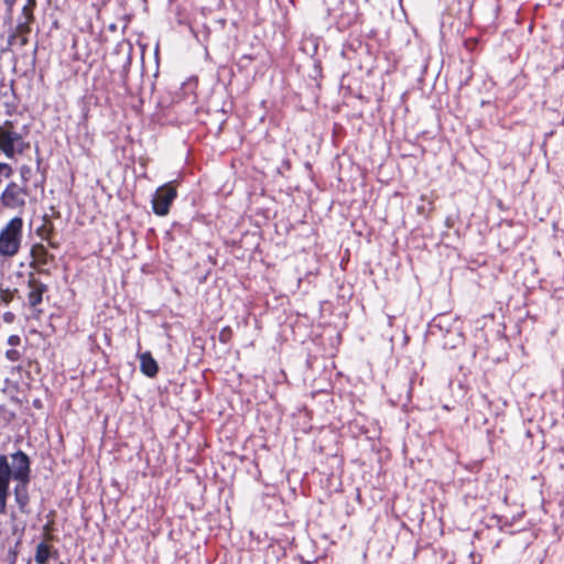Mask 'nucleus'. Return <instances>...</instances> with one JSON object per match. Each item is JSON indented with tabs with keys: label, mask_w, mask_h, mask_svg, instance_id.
Returning <instances> with one entry per match:
<instances>
[{
	"label": "nucleus",
	"mask_w": 564,
	"mask_h": 564,
	"mask_svg": "<svg viewBox=\"0 0 564 564\" xmlns=\"http://www.w3.org/2000/svg\"><path fill=\"white\" fill-rule=\"evenodd\" d=\"M23 238V219L20 216L11 218L0 230V256L12 258L20 251Z\"/></svg>",
	"instance_id": "nucleus-2"
},
{
	"label": "nucleus",
	"mask_w": 564,
	"mask_h": 564,
	"mask_svg": "<svg viewBox=\"0 0 564 564\" xmlns=\"http://www.w3.org/2000/svg\"><path fill=\"white\" fill-rule=\"evenodd\" d=\"M3 2L8 7V9L11 10L15 4L17 0H3Z\"/></svg>",
	"instance_id": "nucleus-17"
},
{
	"label": "nucleus",
	"mask_w": 564,
	"mask_h": 564,
	"mask_svg": "<svg viewBox=\"0 0 564 564\" xmlns=\"http://www.w3.org/2000/svg\"><path fill=\"white\" fill-rule=\"evenodd\" d=\"M50 554V546L46 543L42 542L36 546L34 560L37 564H47Z\"/></svg>",
	"instance_id": "nucleus-10"
},
{
	"label": "nucleus",
	"mask_w": 564,
	"mask_h": 564,
	"mask_svg": "<svg viewBox=\"0 0 564 564\" xmlns=\"http://www.w3.org/2000/svg\"><path fill=\"white\" fill-rule=\"evenodd\" d=\"M50 246L53 247V248L57 247V245L55 242H50Z\"/></svg>",
	"instance_id": "nucleus-19"
},
{
	"label": "nucleus",
	"mask_w": 564,
	"mask_h": 564,
	"mask_svg": "<svg viewBox=\"0 0 564 564\" xmlns=\"http://www.w3.org/2000/svg\"><path fill=\"white\" fill-rule=\"evenodd\" d=\"M139 359H140L141 372L150 378L155 377L159 371V366H158V362L152 357L151 352H149V351L142 352L139 356Z\"/></svg>",
	"instance_id": "nucleus-7"
},
{
	"label": "nucleus",
	"mask_w": 564,
	"mask_h": 564,
	"mask_svg": "<svg viewBox=\"0 0 564 564\" xmlns=\"http://www.w3.org/2000/svg\"><path fill=\"white\" fill-rule=\"evenodd\" d=\"M28 148L23 137L15 130L12 121L6 120L0 123V152L8 159L23 153Z\"/></svg>",
	"instance_id": "nucleus-3"
},
{
	"label": "nucleus",
	"mask_w": 564,
	"mask_h": 564,
	"mask_svg": "<svg viewBox=\"0 0 564 564\" xmlns=\"http://www.w3.org/2000/svg\"><path fill=\"white\" fill-rule=\"evenodd\" d=\"M28 197L29 191L25 185L10 182L3 189L0 200L6 208L22 210L26 205Z\"/></svg>",
	"instance_id": "nucleus-4"
},
{
	"label": "nucleus",
	"mask_w": 564,
	"mask_h": 564,
	"mask_svg": "<svg viewBox=\"0 0 564 564\" xmlns=\"http://www.w3.org/2000/svg\"><path fill=\"white\" fill-rule=\"evenodd\" d=\"M20 343H21V338L18 335H11L8 338V344L12 347L20 345Z\"/></svg>",
	"instance_id": "nucleus-15"
},
{
	"label": "nucleus",
	"mask_w": 564,
	"mask_h": 564,
	"mask_svg": "<svg viewBox=\"0 0 564 564\" xmlns=\"http://www.w3.org/2000/svg\"><path fill=\"white\" fill-rule=\"evenodd\" d=\"M2 318L6 323L11 324L14 322L15 315L12 312H6Z\"/></svg>",
	"instance_id": "nucleus-16"
},
{
	"label": "nucleus",
	"mask_w": 564,
	"mask_h": 564,
	"mask_svg": "<svg viewBox=\"0 0 564 564\" xmlns=\"http://www.w3.org/2000/svg\"><path fill=\"white\" fill-rule=\"evenodd\" d=\"M13 300V293L10 290H1L0 303L9 304Z\"/></svg>",
	"instance_id": "nucleus-13"
},
{
	"label": "nucleus",
	"mask_w": 564,
	"mask_h": 564,
	"mask_svg": "<svg viewBox=\"0 0 564 564\" xmlns=\"http://www.w3.org/2000/svg\"><path fill=\"white\" fill-rule=\"evenodd\" d=\"M30 471V459L24 452L18 451L11 454V465L6 455H0V514H3L7 509L11 478L28 484Z\"/></svg>",
	"instance_id": "nucleus-1"
},
{
	"label": "nucleus",
	"mask_w": 564,
	"mask_h": 564,
	"mask_svg": "<svg viewBox=\"0 0 564 564\" xmlns=\"http://www.w3.org/2000/svg\"><path fill=\"white\" fill-rule=\"evenodd\" d=\"M20 39V45L24 46L28 43V35H17Z\"/></svg>",
	"instance_id": "nucleus-18"
},
{
	"label": "nucleus",
	"mask_w": 564,
	"mask_h": 564,
	"mask_svg": "<svg viewBox=\"0 0 564 564\" xmlns=\"http://www.w3.org/2000/svg\"><path fill=\"white\" fill-rule=\"evenodd\" d=\"M36 6L35 0H28L26 4L22 9V14L28 21H33V10Z\"/></svg>",
	"instance_id": "nucleus-11"
},
{
	"label": "nucleus",
	"mask_w": 564,
	"mask_h": 564,
	"mask_svg": "<svg viewBox=\"0 0 564 564\" xmlns=\"http://www.w3.org/2000/svg\"><path fill=\"white\" fill-rule=\"evenodd\" d=\"M177 196V191L173 182L160 186L152 198V208L155 215L166 216L170 206Z\"/></svg>",
	"instance_id": "nucleus-5"
},
{
	"label": "nucleus",
	"mask_w": 564,
	"mask_h": 564,
	"mask_svg": "<svg viewBox=\"0 0 564 564\" xmlns=\"http://www.w3.org/2000/svg\"><path fill=\"white\" fill-rule=\"evenodd\" d=\"M31 257L39 264L46 265L54 260V256L48 253L42 243H36L31 248Z\"/></svg>",
	"instance_id": "nucleus-8"
},
{
	"label": "nucleus",
	"mask_w": 564,
	"mask_h": 564,
	"mask_svg": "<svg viewBox=\"0 0 564 564\" xmlns=\"http://www.w3.org/2000/svg\"><path fill=\"white\" fill-rule=\"evenodd\" d=\"M14 496H15V501L19 506V509L24 512L25 511V508L29 503V494H28V490H26V484H22L21 485H18L15 488H14Z\"/></svg>",
	"instance_id": "nucleus-9"
},
{
	"label": "nucleus",
	"mask_w": 564,
	"mask_h": 564,
	"mask_svg": "<svg viewBox=\"0 0 564 564\" xmlns=\"http://www.w3.org/2000/svg\"><path fill=\"white\" fill-rule=\"evenodd\" d=\"M20 352L15 349H9L7 350L6 352V357L10 360V361H17L20 359Z\"/></svg>",
	"instance_id": "nucleus-14"
},
{
	"label": "nucleus",
	"mask_w": 564,
	"mask_h": 564,
	"mask_svg": "<svg viewBox=\"0 0 564 564\" xmlns=\"http://www.w3.org/2000/svg\"><path fill=\"white\" fill-rule=\"evenodd\" d=\"M32 21H28L26 19H24L23 22H20L18 25H17V35H28L29 32H30V23Z\"/></svg>",
	"instance_id": "nucleus-12"
},
{
	"label": "nucleus",
	"mask_w": 564,
	"mask_h": 564,
	"mask_svg": "<svg viewBox=\"0 0 564 564\" xmlns=\"http://www.w3.org/2000/svg\"><path fill=\"white\" fill-rule=\"evenodd\" d=\"M28 288L29 305L31 307H35L42 303L43 294L47 291V286L37 279L31 276L28 282Z\"/></svg>",
	"instance_id": "nucleus-6"
}]
</instances>
